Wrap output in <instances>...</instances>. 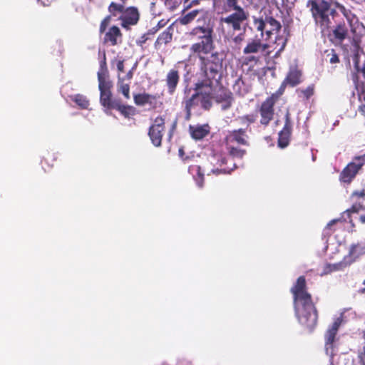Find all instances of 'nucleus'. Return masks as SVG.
I'll list each match as a JSON object with an SVG mask.
<instances>
[{"label": "nucleus", "instance_id": "2f4dec72", "mask_svg": "<svg viewBox=\"0 0 365 365\" xmlns=\"http://www.w3.org/2000/svg\"><path fill=\"white\" fill-rule=\"evenodd\" d=\"M349 265H350L349 263L344 258L341 262L336 264H327L324 268L323 274H328L332 272L342 270Z\"/></svg>", "mask_w": 365, "mask_h": 365}, {"label": "nucleus", "instance_id": "052dcab7", "mask_svg": "<svg viewBox=\"0 0 365 365\" xmlns=\"http://www.w3.org/2000/svg\"><path fill=\"white\" fill-rule=\"evenodd\" d=\"M363 284L365 285V280L364 281Z\"/></svg>", "mask_w": 365, "mask_h": 365}, {"label": "nucleus", "instance_id": "7ed1b4c3", "mask_svg": "<svg viewBox=\"0 0 365 365\" xmlns=\"http://www.w3.org/2000/svg\"><path fill=\"white\" fill-rule=\"evenodd\" d=\"M201 79L198 81L194 87L195 93L191 96V88L186 87L184 89V97L182 104L185 111V119L189 120L191 118L192 110L197 108L199 105L205 110H210L212 106V97L211 91H202L205 88H210L211 91L222 81V77L215 76L214 78L207 77L206 75H200Z\"/></svg>", "mask_w": 365, "mask_h": 365}, {"label": "nucleus", "instance_id": "8fccbe9b", "mask_svg": "<svg viewBox=\"0 0 365 365\" xmlns=\"http://www.w3.org/2000/svg\"><path fill=\"white\" fill-rule=\"evenodd\" d=\"M244 40V34H240L233 38V41L236 44H240Z\"/></svg>", "mask_w": 365, "mask_h": 365}, {"label": "nucleus", "instance_id": "473e14b6", "mask_svg": "<svg viewBox=\"0 0 365 365\" xmlns=\"http://www.w3.org/2000/svg\"><path fill=\"white\" fill-rule=\"evenodd\" d=\"M173 34L170 27L162 32L155 42V47L157 48L162 44H167L172 41Z\"/></svg>", "mask_w": 365, "mask_h": 365}, {"label": "nucleus", "instance_id": "9b49d317", "mask_svg": "<svg viewBox=\"0 0 365 365\" xmlns=\"http://www.w3.org/2000/svg\"><path fill=\"white\" fill-rule=\"evenodd\" d=\"M270 46L268 43H263L262 38H255L250 39L243 49V53L245 55L251 53H261L264 57L270 56L272 51L269 50Z\"/></svg>", "mask_w": 365, "mask_h": 365}, {"label": "nucleus", "instance_id": "37998d69", "mask_svg": "<svg viewBox=\"0 0 365 365\" xmlns=\"http://www.w3.org/2000/svg\"><path fill=\"white\" fill-rule=\"evenodd\" d=\"M240 121L242 123H247V125L255 123L256 121V115L253 113L247 114L240 117Z\"/></svg>", "mask_w": 365, "mask_h": 365}, {"label": "nucleus", "instance_id": "72a5a7b5", "mask_svg": "<svg viewBox=\"0 0 365 365\" xmlns=\"http://www.w3.org/2000/svg\"><path fill=\"white\" fill-rule=\"evenodd\" d=\"M226 150L230 156L242 159L247 153L246 150L236 147L235 145L230 144L225 145Z\"/></svg>", "mask_w": 365, "mask_h": 365}, {"label": "nucleus", "instance_id": "39448f33", "mask_svg": "<svg viewBox=\"0 0 365 365\" xmlns=\"http://www.w3.org/2000/svg\"><path fill=\"white\" fill-rule=\"evenodd\" d=\"M308 6L317 24L322 30L331 27V21L329 18L331 3L327 0H309Z\"/></svg>", "mask_w": 365, "mask_h": 365}, {"label": "nucleus", "instance_id": "a19ab883", "mask_svg": "<svg viewBox=\"0 0 365 365\" xmlns=\"http://www.w3.org/2000/svg\"><path fill=\"white\" fill-rule=\"evenodd\" d=\"M297 91L302 94L305 100H309L314 93V86L312 84L305 89L297 90Z\"/></svg>", "mask_w": 365, "mask_h": 365}, {"label": "nucleus", "instance_id": "ddd939ff", "mask_svg": "<svg viewBox=\"0 0 365 365\" xmlns=\"http://www.w3.org/2000/svg\"><path fill=\"white\" fill-rule=\"evenodd\" d=\"M224 143L225 145L236 144L249 146V135L247 133V130L245 128H238L229 131L224 139Z\"/></svg>", "mask_w": 365, "mask_h": 365}, {"label": "nucleus", "instance_id": "20e7f679", "mask_svg": "<svg viewBox=\"0 0 365 365\" xmlns=\"http://www.w3.org/2000/svg\"><path fill=\"white\" fill-rule=\"evenodd\" d=\"M334 4L346 19V23L344 20L336 21L335 25L328 34V38L332 43L339 45L349 37V32L353 34H356V25L359 23V19L355 14L343 4L337 1Z\"/></svg>", "mask_w": 365, "mask_h": 365}, {"label": "nucleus", "instance_id": "c756f323", "mask_svg": "<svg viewBox=\"0 0 365 365\" xmlns=\"http://www.w3.org/2000/svg\"><path fill=\"white\" fill-rule=\"evenodd\" d=\"M99 55H101L102 58L100 61V68L98 72V81L108 80V71L107 68L106 51H103L102 53L99 52Z\"/></svg>", "mask_w": 365, "mask_h": 365}, {"label": "nucleus", "instance_id": "dca6fc26", "mask_svg": "<svg viewBox=\"0 0 365 365\" xmlns=\"http://www.w3.org/2000/svg\"><path fill=\"white\" fill-rule=\"evenodd\" d=\"M213 34V29L209 25L197 26L190 31L189 36L195 41H200L214 38Z\"/></svg>", "mask_w": 365, "mask_h": 365}, {"label": "nucleus", "instance_id": "9d476101", "mask_svg": "<svg viewBox=\"0 0 365 365\" xmlns=\"http://www.w3.org/2000/svg\"><path fill=\"white\" fill-rule=\"evenodd\" d=\"M219 85V88L212 93V100L217 104H221L222 110H227L232 107L234 102L233 94L227 88L223 86L221 82L217 86Z\"/></svg>", "mask_w": 365, "mask_h": 365}, {"label": "nucleus", "instance_id": "5701e85b", "mask_svg": "<svg viewBox=\"0 0 365 365\" xmlns=\"http://www.w3.org/2000/svg\"><path fill=\"white\" fill-rule=\"evenodd\" d=\"M158 96L147 93H138L134 95V102L137 106H143L146 104L152 105L155 103Z\"/></svg>", "mask_w": 365, "mask_h": 365}, {"label": "nucleus", "instance_id": "2eb2a0df", "mask_svg": "<svg viewBox=\"0 0 365 365\" xmlns=\"http://www.w3.org/2000/svg\"><path fill=\"white\" fill-rule=\"evenodd\" d=\"M121 20V26L129 29L130 26L137 24L139 21V12L137 8L130 6L125 8L122 16H119Z\"/></svg>", "mask_w": 365, "mask_h": 365}, {"label": "nucleus", "instance_id": "bb28decb", "mask_svg": "<svg viewBox=\"0 0 365 365\" xmlns=\"http://www.w3.org/2000/svg\"><path fill=\"white\" fill-rule=\"evenodd\" d=\"M190 134L192 138L195 140H201L206 137L210 133L209 126L207 125L190 126Z\"/></svg>", "mask_w": 365, "mask_h": 365}, {"label": "nucleus", "instance_id": "3c124183", "mask_svg": "<svg viewBox=\"0 0 365 365\" xmlns=\"http://www.w3.org/2000/svg\"><path fill=\"white\" fill-rule=\"evenodd\" d=\"M176 126H177V120L175 119V120L173 121V124H172V125H171V128H170V130H169L168 138H169V139H170H170L172 138V137H173V132H174V130H175Z\"/></svg>", "mask_w": 365, "mask_h": 365}, {"label": "nucleus", "instance_id": "79ce46f5", "mask_svg": "<svg viewBox=\"0 0 365 365\" xmlns=\"http://www.w3.org/2000/svg\"><path fill=\"white\" fill-rule=\"evenodd\" d=\"M259 62V57L256 56H247L243 58L242 64L245 66H255Z\"/></svg>", "mask_w": 365, "mask_h": 365}, {"label": "nucleus", "instance_id": "c03bdc74", "mask_svg": "<svg viewBox=\"0 0 365 365\" xmlns=\"http://www.w3.org/2000/svg\"><path fill=\"white\" fill-rule=\"evenodd\" d=\"M111 19V16L108 15L101 21L99 28L100 34H103L106 32V28L109 25Z\"/></svg>", "mask_w": 365, "mask_h": 365}, {"label": "nucleus", "instance_id": "a878e982", "mask_svg": "<svg viewBox=\"0 0 365 365\" xmlns=\"http://www.w3.org/2000/svg\"><path fill=\"white\" fill-rule=\"evenodd\" d=\"M216 6L221 7L225 12H230L234 9L242 8L239 5V0H214Z\"/></svg>", "mask_w": 365, "mask_h": 365}, {"label": "nucleus", "instance_id": "b1692460", "mask_svg": "<svg viewBox=\"0 0 365 365\" xmlns=\"http://www.w3.org/2000/svg\"><path fill=\"white\" fill-rule=\"evenodd\" d=\"M267 25H269V28L265 31V41L269 40L274 32H279L281 30L282 26L279 21L276 20L272 16H266Z\"/></svg>", "mask_w": 365, "mask_h": 365}, {"label": "nucleus", "instance_id": "bf43d9fd", "mask_svg": "<svg viewBox=\"0 0 365 365\" xmlns=\"http://www.w3.org/2000/svg\"><path fill=\"white\" fill-rule=\"evenodd\" d=\"M120 1H122L123 3H125L128 0H119Z\"/></svg>", "mask_w": 365, "mask_h": 365}, {"label": "nucleus", "instance_id": "4468645a", "mask_svg": "<svg viewBox=\"0 0 365 365\" xmlns=\"http://www.w3.org/2000/svg\"><path fill=\"white\" fill-rule=\"evenodd\" d=\"M292 130V123L290 118V113L287 111L284 115V125L282 130L279 133L278 146L281 148H286L290 140Z\"/></svg>", "mask_w": 365, "mask_h": 365}, {"label": "nucleus", "instance_id": "f3484780", "mask_svg": "<svg viewBox=\"0 0 365 365\" xmlns=\"http://www.w3.org/2000/svg\"><path fill=\"white\" fill-rule=\"evenodd\" d=\"M123 41V34L116 26H111L108 31L105 32L103 43L112 46L120 44Z\"/></svg>", "mask_w": 365, "mask_h": 365}, {"label": "nucleus", "instance_id": "58836bf2", "mask_svg": "<svg viewBox=\"0 0 365 365\" xmlns=\"http://www.w3.org/2000/svg\"><path fill=\"white\" fill-rule=\"evenodd\" d=\"M288 85L283 81L278 90L275 93H272L271 96L267 97V98H269V100L276 103L281 97V96H282L283 93H284L286 87Z\"/></svg>", "mask_w": 365, "mask_h": 365}, {"label": "nucleus", "instance_id": "de8ad7c7", "mask_svg": "<svg viewBox=\"0 0 365 365\" xmlns=\"http://www.w3.org/2000/svg\"><path fill=\"white\" fill-rule=\"evenodd\" d=\"M346 220L344 218V217H341L339 218L334 219L331 220L326 226L327 229H331V226L336 224L337 222H345Z\"/></svg>", "mask_w": 365, "mask_h": 365}, {"label": "nucleus", "instance_id": "cd10ccee", "mask_svg": "<svg viewBox=\"0 0 365 365\" xmlns=\"http://www.w3.org/2000/svg\"><path fill=\"white\" fill-rule=\"evenodd\" d=\"M113 109L117 110L123 115L125 118H129L135 114V108L132 106L123 105L121 101L119 100L117 103L115 104Z\"/></svg>", "mask_w": 365, "mask_h": 365}, {"label": "nucleus", "instance_id": "c9c22d12", "mask_svg": "<svg viewBox=\"0 0 365 365\" xmlns=\"http://www.w3.org/2000/svg\"><path fill=\"white\" fill-rule=\"evenodd\" d=\"M253 26L257 31L260 32V36L262 38L267 30L265 29L267 26L266 18L263 19L262 17L257 18L253 16Z\"/></svg>", "mask_w": 365, "mask_h": 365}, {"label": "nucleus", "instance_id": "6ab92c4d", "mask_svg": "<svg viewBox=\"0 0 365 365\" xmlns=\"http://www.w3.org/2000/svg\"><path fill=\"white\" fill-rule=\"evenodd\" d=\"M364 255H365V245L358 242L350 245L349 253L344 256V259L351 264Z\"/></svg>", "mask_w": 365, "mask_h": 365}, {"label": "nucleus", "instance_id": "ea45409f", "mask_svg": "<svg viewBox=\"0 0 365 365\" xmlns=\"http://www.w3.org/2000/svg\"><path fill=\"white\" fill-rule=\"evenodd\" d=\"M327 57L329 58V61L331 64L339 63V57L334 49L327 50L325 51Z\"/></svg>", "mask_w": 365, "mask_h": 365}, {"label": "nucleus", "instance_id": "393cba45", "mask_svg": "<svg viewBox=\"0 0 365 365\" xmlns=\"http://www.w3.org/2000/svg\"><path fill=\"white\" fill-rule=\"evenodd\" d=\"M354 71L351 73V78L356 86L360 84L364 85V82H360L359 75L361 74L363 78L365 80V63L360 66L359 60L354 61Z\"/></svg>", "mask_w": 365, "mask_h": 365}, {"label": "nucleus", "instance_id": "1a4fd4ad", "mask_svg": "<svg viewBox=\"0 0 365 365\" xmlns=\"http://www.w3.org/2000/svg\"><path fill=\"white\" fill-rule=\"evenodd\" d=\"M165 131V120L163 116L156 117L148 129V135L152 144L155 147H160L162 140Z\"/></svg>", "mask_w": 365, "mask_h": 365}, {"label": "nucleus", "instance_id": "4c0bfd02", "mask_svg": "<svg viewBox=\"0 0 365 365\" xmlns=\"http://www.w3.org/2000/svg\"><path fill=\"white\" fill-rule=\"evenodd\" d=\"M200 10L195 9L191 11L190 12L186 14L179 19V21L182 25H187L194 21L197 14H199Z\"/></svg>", "mask_w": 365, "mask_h": 365}, {"label": "nucleus", "instance_id": "f03ea898", "mask_svg": "<svg viewBox=\"0 0 365 365\" xmlns=\"http://www.w3.org/2000/svg\"><path fill=\"white\" fill-rule=\"evenodd\" d=\"M214 38L196 41L190 48L192 54L198 58L200 75L208 78L222 77L225 56L222 52L214 51Z\"/></svg>", "mask_w": 365, "mask_h": 365}, {"label": "nucleus", "instance_id": "603ef678", "mask_svg": "<svg viewBox=\"0 0 365 365\" xmlns=\"http://www.w3.org/2000/svg\"><path fill=\"white\" fill-rule=\"evenodd\" d=\"M117 69L119 72H124V61L120 60L116 64Z\"/></svg>", "mask_w": 365, "mask_h": 365}, {"label": "nucleus", "instance_id": "f257e3e1", "mask_svg": "<svg viewBox=\"0 0 365 365\" xmlns=\"http://www.w3.org/2000/svg\"><path fill=\"white\" fill-rule=\"evenodd\" d=\"M293 295L294 308L299 323L309 331L317 324L318 312L311 294L307 292L304 276L297 278L290 289Z\"/></svg>", "mask_w": 365, "mask_h": 365}, {"label": "nucleus", "instance_id": "864d4df0", "mask_svg": "<svg viewBox=\"0 0 365 365\" xmlns=\"http://www.w3.org/2000/svg\"><path fill=\"white\" fill-rule=\"evenodd\" d=\"M133 69H132V70H130L126 73L125 76L123 77V78H125V81L130 82L131 79L133 78Z\"/></svg>", "mask_w": 365, "mask_h": 365}, {"label": "nucleus", "instance_id": "f8f14e48", "mask_svg": "<svg viewBox=\"0 0 365 365\" xmlns=\"http://www.w3.org/2000/svg\"><path fill=\"white\" fill-rule=\"evenodd\" d=\"M275 103L266 98L259 106L258 112L260 116L259 123L263 127H267L274 117Z\"/></svg>", "mask_w": 365, "mask_h": 365}, {"label": "nucleus", "instance_id": "6e6552de", "mask_svg": "<svg viewBox=\"0 0 365 365\" xmlns=\"http://www.w3.org/2000/svg\"><path fill=\"white\" fill-rule=\"evenodd\" d=\"M113 83L109 79L98 81V89L100 91V103L101 106L108 109L113 110L115 104L120 99L113 98L111 89Z\"/></svg>", "mask_w": 365, "mask_h": 365}, {"label": "nucleus", "instance_id": "49530a36", "mask_svg": "<svg viewBox=\"0 0 365 365\" xmlns=\"http://www.w3.org/2000/svg\"><path fill=\"white\" fill-rule=\"evenodd\" d=\"M279 41V44L281 43L280 48L278 49L276 55L284 50L285 46H286V40L283 38V36H277L275 43Z\"/></svg>", "mask_w": 365, "mask_h": 365}, {"label": "nucleus", "instance_id": "5fc2aeb1", "mask_svg": "<svg viewBox=\"0 0 365 365\" xmlns=\"http://www.w3.org/2000/svg\"><path fill=\"white\" fill-rule=\"evenodd\" d=\"M166 3L175 7L178 4V0H166Z\"/></svg>", "mask_w": 365, "mask_h": 365}, {"label": "nucleus", "instance_id": "09e8293b", "mask_svg": "<svg viewBox=\"0 0 365 365\" xmlns=\"http://www.w3.org/2000/svg\"><path fill=\"white\" fill-rule=\"evenodd\" d=\"M155 31L151 32L150 31L148 32L147 34L143 35L137 41L138 45L143 46L147 40L149 38L148 36L150 34H153Z\"/></svg>", "mask_w": 365, "mask_h": 365}, {"label": "nucleus", "instance_id": "4be33fe9", "mask_svg": "<svg viewBox=\"0 0 365 365\" xmlns=\"http://www.w3.org/2000/svg\"><path fill=\"white\" fill-rule=\"evenodd\" d=\"M302 73L296 68H291L284 81L289 86L294 87L302 82Z\"/></svg>", "mask_w": 365, "mask_h": 365}, {"label": "nucleus", "instance_id": "6e6d98bb", "mask_svg": "<svg viewBox=\"0 0 365 365\" xmlns=\"http://www.w3.org/2000/svg\"><path fill=\"white\" fill-rule=\"evenodd\" d=\"M361 365H365V351L359 356Z\"/></svg>", "mask_w": 365, "mask_h": 365}, {"label": "nucleus", "instance_id": "680f3d73", "mask_svg": "<svg viewBox=\"0 0 365 365\" xmlns=\"http://www.w3.org/2000/svg\"><path fill=\"white\" fill-rule=\"evenodd\" d=\"M37 1H38V2H40V1H41V0H37Z\"/></svg>", "mask_w": 365, "mask_h": 365}, {"label": "nucleus", "instance_id": "4d7b16f0", "mask_svg": "<svg viewBox=\"0 0 365 365\" xmlns=\"http://www.w3.org/2000/svg\"><path fill=\"white\" fill-rule=\"evenodd\" d=\"M178 153H179V155L181 158H183V155H185V152H184V150L182 148H180L179 150H178Z\"/></svg>", "mask_w": 365, "mask_h": 365}, {"label": "nucleus", "instance_id": "a18cd8bd", "mask_svg": "<svg viewBox=\"0 0 365 365\" xmlns=\"http://www.w3.org/2000/svg\"><path fill=\"white\" fill-rule=\"evenodd\" d=\"M362 199L363 200H365V190L363 189L361 190H356L354 191L352 194L351 195V199L354 201L356 200L355 202H357L356 200L358 199Z\"/></svg>", "mask_w": 365, "mask_h": 365}, {"label": "nucleus", "instance_id": "f704fd0d", "mask_svg": "<svg viewBox=\"0 0 365 365\" xmlns=\"http://www.w3.org/2000/svg\"><path fill=\"white\" fill-rule=\"evenodd\" d=\"M233 90L240 96H245L249 92V90L245 88L244 81L241 78H238L235 81L233 85Z\"/></svg>", "mask_w": 365, "mask_h": 365}, {"label": "nucleus", "instance_id": "c85d7f7f", "mask_svg": "<svg viewBox=\"0 0 365 365\" xmlns=\"http://www.w3.org/2000/svg\"><path fill=\"white\" fill-rule=\"evenodd\" d=\"M125 3H123L120 1V3L113 2L112 1L108 8L109 15L112 17H119L122 16L123 14L124 13V11L125 9Z\"/></svg>", "mask_w": 365, "mask_h": 365}, {"label": "nucleus", "instance_id": "0eeeda50", "mask_svg": "<svg viewBox=\"0 0 365 365\" xmlns=\"http://www.w3.org/2000/svg\"><path fill=\"white\" fill-rule=\"evenodd\" d=\"M233 11V13L221 18V22L225 24L228 29L235 32L242 29V24L248 19L249 13L244 8H238Z\"/></svg>", "mask_w": 365, "mask_h": 365}, {"label": "nucleus", "instance_id": "a211bd4d", "mask_svg": "<svg viewBox=\"0 0 365 365\" xmlns=\"http://www.w3.org/2000/svg\"><path fill=\"white\" fill-rule=\"evenodd\" d=\"M216 158L217 160L216 165L220 168L212 170V173L215 175L230 174L235 169L237 168V165L234 162H232L230 165L226 166L230 161V159L225 156L220 155H217Z\"/></svg>", "mask_w": 365, "mask_h": 365}, {"label": "nucleus", "instance_id": "423d86ee", "mask_svg": "<svg viewBox=\"0 0 365 365\" xmlns=\"http://www.w3.org/2000/svg\"><path fill=\"white\" fill-rule=\"evenodd\" d=\"M365 165V154L355 156L353 161L347 164L339 175L340 182L350 184L355 178L359 171Z\"/></svg>", "mask_w": 365, "mask_h": 365}, {"label": "nucleus", "instance_id": "412c9836", "mask_svg": "<svg viewBox=\"0 0 365 365\" xmlns=\"http://www.w3.org/2000/svg\"><path fill=\"white\" fill-rule=\"evenodd\" d=\"M341 323L342 319L341 317H338L335 319L331 326L327 329L325 334L326 345L333 344Z\"/></svg>", "mask_w": 365, "mask_h": 365}, {"label": "nucleus", "instance_id": "aec40b11", "mask_svg": "<svg viewBox=\"0 0 365 365\" xmlns=\"http://www.w3.org/2000/svg\"><path fill=\"white\" fill-rule=\"evenodd\" d=\"M180 81V73L176 69H170L165 77V83L168 88V93L173 95L177 89Z\"/></svg>", "mask_w": 365, "mask_h": 365}, {"label": "nucleus", "instance_id": "7c9ffc66", "mask_svg": "<svg viewBox=\"0 0 365 365\" xmlns=\"http://www.w3.org/2000/svg\"><path fill=\"white\" fill-rule=\"evenodd\" d=\"M130 82L125 81L123 78L118 76L117 82V91L123 95L124 98L127 100L130 99Z\"/></svg>", "mask_w": 365, "mask_h": 365}, {"label": "nucleus", "instance_id": "e433bc0d", "mask_svg": "<svg viewBox=\"0 0 365 365\" xmlns=\"http://www.w3.org/2000/svg\"><path fill=\"white\" fill-rule=\"evenodd\" d=\"M71 99L81 109H87L90 105L89 100L82 94L72 96H71Z\"/></svg>", "mask_w": 365, "mask_h": 365}, {"label": "nucleus", "instance_id": "13d9d810", "mask_svg": "<svg viewBox=\"0 0 365 365\" xmlns=\"http://www.w3.org/2000/svg\"><path fill=\"white\" fill-rule=\"evenodd\" d=\"M329 14V16H331L332 17H334L335 16V14H336V11L335 9H331L330 8Z\"/></svg>", "mask_w": 365, "mask_h": 365}]
</instances>
